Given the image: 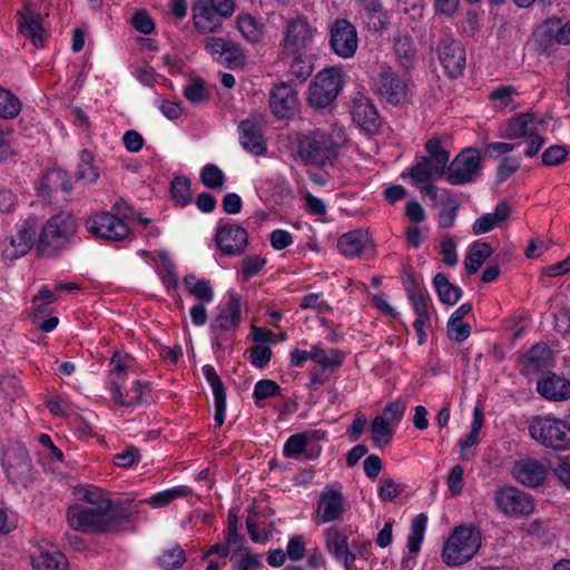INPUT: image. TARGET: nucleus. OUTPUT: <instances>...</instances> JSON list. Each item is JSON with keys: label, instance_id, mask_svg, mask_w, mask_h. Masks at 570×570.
I'll return each instance as SVG.
<instances>
[{"label": "nucleus", "instance_id": "nucleus-1", "mask_svg": "<svg viewBox=\"0 0 570 570\" xmlns=\"http://www.w3.org/2000/svg\"><path fill=\"white\" fill-rule=\"evenodd\" d=\"M343 141L341 130H309L297 138V157L305 166H334Z\"/></svg>", "mask_w": 570, "mask_h": 570}, {"label": "nucleus", "instance_id": "nucleus-2", "mask_svg": "<svg viewBox=\"0 0 570 570\" xmlns=\"http://www.w3.org/2000/svg\"><path fill=\"white\" fill-rule=\"evenodd\" d=\"M78 228L77 218L70 212L52 215L38 234L36 250L42 257L59 256L75 243Z\"/></svg>", "mask_w": 570, "mask_h": 570}, {"label": "nucleus", "instance_id": "nucleus-3", "mask_svg": "<svg viewBox=\"0 0 570 570\" xmlns=\"http://www.w3.org/2000/svg\"><path fill=\"white\" fill-rule=\"evenodd\" d=\"M425 151L428 156L417 157L415 164L401 174L402 178L410 177L415 186L445 176L449 166L450 153L442 147L440 138H430L425 142Z\"/></svg>", "mask_w": 570, "mask_h": 570}, {"label": "nucleus", "instance_id": "nucleus-4", "mask_svg": "<svg viewBox=\"0 0 570 570\" xmlns=\"http://www.w3.org/2000/svg\"><path fill=\"white\" fill-rule=\"evenodd\" d=\"M481 548V533L472 525L456 527L443 546L442 560L451 567L470 561Z\"/></svg>", "mask_w": 570, "mask_h": 570}, {"label": "nucleus", "instance_id": "nucleus-5", "mask_svg": "<svg viewBox=\"0 0 570 570\" xmlns=\"http://www.w3.org/2000/svg\"><path fill=\"white\" fill-rule=\"evenodd\" d=\"M531 436L548 448H570V422L550 416H537L529 425Z\"/></svg>", "mask_w": 570, "mask_h": 570}, {"label": "nucleus", "instance_id": "nucleus-6", "mask_svg": "<svg viewBox=\"0 0 570 570\" xmlns=\"http://www.w3.org/2000/svg\"><path fill=\"white\" fill-rule=\"evenodd\" d=\"M344 81L335 68L320 71L309 83L307 101L316 109H324L333 104L343 88Z\"/></svg>", "mask_w": 570, "mask_h": 570}, {"label": "nucleus", "instance_id": "nucleus-7", "mask_svg": "<svg viewBox=\"0 0 570 570\" xmlns=\"http://www.w3.org/2000/svg\"><path fill=\"white\" fill-rule=\"evenodd\" d=\"M481 157L475 148H465L449 163L445 178L451 185H465L474 181L481 174Z\"/></svg>", "mask_w": 570, "mask_h": 570}, {"label": "nucleus", "instance_id": "nucleus-8", "mask_svg": "<svg viewBox=\"0 0 570 570\" xmlns=\"http://www.w3.org/2000/svg\"><path fill=\"white\" fill-rule=\"evenodd\" d=\"M86 229L96 238L108 242H121L130 235L128 225L109 212H99L85 222Z\"/></svg>", "mask_w": 570, "mask_h": 570}, {"label": "nucleus", "instance_id": "nucleus-9", "mask_svg": "<svg viewBox=\"0 0 570 570\" xmlns=\"http://www.w3.org/2000/svg\"><path fill=\"white\" fill-rule=\"evenodd\" d=\"M533 37L535 45L544 52L553 50L556 46H569L570 19L563 21L559 17L548 18L537 27Z\"/></svg>", "mask_w": 570, "mask_h": 570}, {"label": "nucleus", "instance_id": "nucleus-10", "mask_svg": "<svg viewBox=\"0 0 570 570\" xmlns=\"http://www.w3.org/2000/svg\"><path fill=\"white\" fill-rule=\"evenodd\" d=\"M314 37V29L304 16L292 18L286 23L285 36L282 41L285 55L306 53Z\"/></svg>", "mask_w": 570, "mask_h": 570}, {"label": "nucleus", "instance_id": "nucleus-11", "mask_svg": "<svg viewBox=\"0 0 570 570\" xmlns=\"http://www.w3.org/2000/svg\"><path fill=\"white\" fill-rule=\"evenodd\" d=\"M269 109L277 119H291L299 112L301 102L292 82H279L272 87Z\"/></svg>", "mask_w": 570, "mask_h": 570}, {"label": "nucleus", "instance_id": "nucleus-12", "mask_svg": "<svg viewBox=\"0 0 570 570\" xmlns=\"http://www.w3.org/2000/svg\"><path fill=\"white\" fill-rule=\"evenodd\" d=\"M67 519L71 529L83 533L110 532L106 510L101 508L70 507Z\"/></svg>", "mask_w": 570, "mask_h": 570}, {"label": "nucleus", "instance_id": "nucleus-13", "mask_svg": "<svg viewBox=\"0 0 570 570\" xmlns=\"http://www.w3.org/2000/svg\"><path fill=\"white\" fill-rule=\"evenodd\" d=\"M2 466L10 482L22 485L29 482L32 466L28 451L22 445H10L3 452Z\"/></svg>", "mask_w": 570, "mask_h": 570}, {"label": "nucleus", "instance_id": "nucleus-14", "mask_svg": "<svg viewBox=\"0 0 570 570\" xmlns=\"http://www.w3.org/2000/svg\"><path fill=\"white\" fill-rule=\"evenodd\" d=\"M356 28L347 19H335L330 26V46L342 58H351L357 49Z\"/></svg>", "mask_w": 570, "mask_h": 570}, {"label": "nucleus", "instance_id": "nucleus-15", "mask_svg": "<svg viewBox=\"0 0 570 570\" xmlns=\"http://www.w3.org/2000/svg\"><path fill=\"white\" fill-rule=\"evenodd\" d=\"M409 82L406 73L399 75L389 68L380 73L376 91L389 104L401 105L409 99Z\"/></svg>", "mask_w": 570, "mask_h": 570}, {"label": "nucleus", "instance_id": "nucleus-16", "mask_svg": "<svg viewBox=\"0 0 570 570\" xmlns=\"http://www.w3.org/2000/svg\"><path fill=\"white\" fill-rule=\"evenodd\" d=\"M438 55L450 78L455 79L462 75L465 68V50L459 40L444 35L438 43Z\"/></svg>", "mask_w": 570, "mask_h": 570}, {"label": "nucleus", "instance_id": "nucleus-17", "mask_svg": "<svg viewBox=\"0 0 570 570\" xmlns=\"http://www.w3.org/2000/svg\"><path fill=\"white\" fill-rule=\"evenodd\" d=\"M494 500L498 509L511 517L527 515L534 509L532 497L517 488L500 489L495 492Z\"/></svg>", "mask_w": 570, "mask_h": 570}, {"label": "nucleus", "instance_id": "nucleus-18", "mask_svg": "<svg viewBox=\"0 0 570 570\" xmlns=\"http://www.w3.org/2000/svg\"><path fill=\"white\" fill-rule=\"evenodd\" d=\"M511 472L518 482L528 488H539L543 485L548 475L546 464L530 456L521 458L515 461Z\"/></svg>", "mask_w": 570, "mask_h": 570}, {"label": "nucleus", "instance_id": "nucleus-19", "mask_svg": "<svg viewBox=\"0 0 570 570\" xmlns=\"http://www.w3.org/2000/svg\"><path fill=\"white\" fill-rule=\"evenodd\" d=\"M345 512V498L343 494L326 487L320 494L315 521L317 524L334 522Z\"/></svg>", "mask_w": 570, "mask_h": 570}, {"label": "nucleus", "instance_id": "nucleus-20", "mask_svg": "<svg viewBox=\"0 0 570 570\" xmlns=\"http://www.w3.org/2000/svg\"><path fill=\"white\" fill-rule=\"evenodd\" d=\"M36 225L35 218H28L22 223L17 235L10 237V244L2 252L6 259L21 257L29 252L32 245L36 246Z\"/></svg>", "mask_w": 570, "mask_h": 570}, {"label": "nucleus", "instance_id": "nucleus-21", "mask_svg": "<svg viewBox=\"0 0 570 570\" xmlns=\"http://www.w3.org/2000/svg\"><path fill=\"white\" fill-rule=\"evenodd\" d=\"M240 323V298L230 294L226 307L223 308L210 324V331L217 336L215 345L219 348V335L223 332L235 330Z\"/></svg>", "mask_w": 570, "mask_h": 570}, {"label": "nucleus", "instance_id": "nucleus-22", "mask_svg": "<svg viewBox=\"0 0 570 570\" xmlns=\"http://www.w3.org/2000/svg\"><path fill=\"white\" fill-rule=\"evenodd\" d=\"M248 243L247 232L239 225H225L218 228L216 244L226 255L242 254Z\"/></svg>", "mask_w": 570, "mask_h": 570}, {"label": "nucleus", "instance_id": "nucleus-23", "mask_svg": "<svg viewBox=\"0 0 570 570\" xmlns=\"http://www.w3.org/2000/svg\"><path fill=\"white\" fill-rule=\"evenodd\" d=\"M537 391L548 401L563 402L570 399V380L548 372L537 381Z\"/></svg>", "mask_w": 570, "mask_h": 570}, {"label": "nucleus", "instance_id": "nucleus-24", "mask_svg": "<svg viewBox=\"0 0 570 570\" xmlns=\"http://www.w3.org/2000/svg\"><path fill=\"white\" fill-rule=\"evenodd\" d=\"M195 28L200 33H214L220 30L222 20L218 12L207 0H196L191 7Z\"/></svg>", "mask_w": 570, "mask_h": 570}, {"label": "nucleus", "instance_id": "nucleus-25", "mask_svg": "<svg viewBox=\"0 0 570 570\" xmlns=\"http://www.w3.org/2000/svg\"><path fill=\"white\" fill-rule=\"evenodd\" d=\"M307 360H313L318 363L323 368L338 367L343 362V354L337 350H331L330 354L318 346H314L312 351H303L295 348L291 353V365L302 366Z\"/></svg>", "mask_w": 570, "mask_h": 570}, {"label": "nucleus", "instance_id": "nucleus-26", "mask_svg": "<svg viewBox=\"0 0 570 570\" xmlns=\"http://www.w3.org/2000/svg\"><path fill=\"white\" fill-rule=\"evenodd\" d=\"M351 114L354 122L365 131L375 132L379 130L381 126L380 116L368 98L364 96L354 98Z\"/></svg>", "mask_w": 570, "mask_h": 570}, {"label": "nucleus", "instance_id": "nucleus-27", "mask_svg": "<svg viewBox=\"0 0 570 570\" xmlns=\"http://www.w3.org/2000/svg\"><path fill=\"white\" fill-rule=\"evenodd\" d=\"M240 144L249 153L262 156L266 153L261 126L252 120H243L239 125Z\"/></svg>", "mask_w": 570, "mask_h": 570}, {"label": "nucleus", "instance_id": "nucleus-28", "mask_svg": "<svg viewBox=\"0 0 570 570\" xmlns=\"http://www.w3.org/2000/svg\"><path fill=\"white\" fill-rule=\"evenodd\" d=\"M370 246L366 232L355 229L342 235L337 242L338 250L346 257H361Z\"/></svg>", "mask_w": 570, "mask_h": 570}, {"label": "nucleus", "instance_id": "nucleus-29", "mask_svg": "<svg viewBox=\"0 0 570 570\" xmlns=\"http://www.w3.org/2000/svg\"><path fill=\"white\" fill-rule=\"evenodd\" d=\"M511 215V207L507 202L497 205L493 213H488L479 217L472 225L474 235H481L491 232L495 226L505 222Z\"/></svg>", "mask_w": 570, "mask_h": 570}, {"label": "nucleus", "instance_id": "nucleus-30", "mask_svg": "<svg viewBox=\"0 0 570 570\" xmlns=\"http://www.w3.org/2000/svg\"><path fill=\"white\" fill-rule=\"evenodd\" d=\"M472 311L470 303L462 304L455 309L448 321V336L451 341L463 342L471 334V326L462 321V318Z\"/></svg>", "mask_w": 570, "mask_h": 570}, {"label": "nucleus", "instance_id": "nucleus-31", "mask_svg": "<svg viewBox=\"0 0 570 570\" xmlns=\"http://www.w3.org/2000/svg\"><path fill=\"white\" fill-rule=\"evenodd\" d=\"M19 28L21 33L26 38H29L36 48H42L45 46V41L42 38L43 29L41 26V17L39 13H36L30 9H26V11L20 17Z\"/></svg>", "mask_w": 570, "mask_h": 570}, {"label": "nucleus", "instance_id": "nucleus-32", "mask_svg": "<svg viewBox=\"0 0 570 570\" xmlns=\"http://www.w3.org/2000/svg\"><path fill=\"white\" fill-rule=\"evenodd\" d=\"M106 508L107 523L110 525V532L116 531L120 523L127 522L137 512L136 504L132 501H111L108 500Z\"/></svg>", "mask_w": 570, "mask_h": 570}, {"label": "nucleus", "instance_id": "nucleus-33", "mask_svg": "<svg viewBox=\"0 0 570 570\" xmlns=\"http://www.w3.org/2000/svg\"><path fill=\"white\" fill-rule=\"evenodd\" d=\"M31 563L35 570H68V561L58 550L45 551L38 548L31 556Z\"/></svg>", "mask_w": 570, "mask_h": 570}, {"label": "nucleus", "instance_id": "nucleus-34", "mask_svg": "<svg viewBox=\"0 0 570 570\" xmlns=\"http://www.w3.org/2000/svg\"><path fill=\"white\" fill-rule=\"evenodd\" d=\"M366 14V23L370 30L381 31L387 26V14L381 0H358Z\"/></svg>", "mask_w": 570, "mask_h": 570}, {"label": "nucleus", "instance_id": "nucleus-35", "mask_svg": "<svg viewBox=\"0 0 570 570\" xmlns=\"http://www.w3.org/2000/svg\"><path fill=\"white\" fill-rule=\"evenodd\" d=\"M551 364V350L547 344L533 345L524 357V365L529 372H540Z\"/></svg>", "mask_w": 570, "mask_h": 570}, {"label": "nucleus", "instance_id": "nucleus-36", "mask_svg": "<svg viewBox=\"0 0 570 570\" xmlns=\"http://www.w3.org/2000/svg\"><path fill=\"white\" fill-rule=\"evenodd\" d=\"M491 254L492 248L489 243L474 242L470 246L464 259V267L468 274H475Z\"/></svg>", "mask_w": 570, "mask_h": 570}, {"label": "nucleus", "instance_id": "nucleus-37", "mask_svg": "<svg viewBox=\"0 0 570 570\" xmlns=\"http://www.w3.org/2000/svg\"><path fill=\"white\" fill-rule=\"evenodd\" d=\"M41 187L48 193L61 190L69 195L72 191V184L67 171L62 169H51L41 178Z\"/></svg>", "mask_w": 570, "mask_h": 570}, {"label": "nucleus", "instance_id": "nucleus-38", "mask_svg": "<svg viewBox=\"0 0 570 570\" xmlns=\"http://www.w3.org/2000/svg\"><path fill=\"white\" fill-rule=\"evenodd\" d=\"M325 432L321 431H308L303 433H296L291 435L283 449V453L286 458H295L298 454L303 453L308 441L311 439H324Z\"/></svg>", "mask_w": 570, "mask_h": 570}, {"label": "nucleus", "instance_id": "nucleus-39", "mask_svg": "<svg viewBox=\"0 0 570 570\" xmlns=\"http://www.w3.org/2000/svg\"><path fill=\"white\" fill-rule=\"evenodd\" d=\"M534 121V115L530 112L521 114L515 118L508 121L503 137L508 139H517L524 136H530L535 128L530 125Z\"/></svg>", "mask_w": 570, "mask_h": 570}, {"label": "nucleus", "instance_id": "nucleus-40", "mask_svg": "<svg viewBox=\"0 0 570 570\" xmlns=\"http://www.w3.org/2000/svg\"><path fill=\"white\" fill-rule=\"evenodd\" d=\"M433 285L439 299L448 305H454L462 296V289L450 283L443 273H438L433 278Z\"/></svg>", "mask_w": 570, "mask_h": 570}, {"label": "nucleus", "instance_id": "nucleus-41", "mask_svg": "<svg viewBox=\"0 0 570 570\" xmlns=\"http://www.w3.org/2000/svg\"><path fill=\"white\" fill-rule=\"evenodd\" d=\"M407 297L412 303L413 309L416 314V318L430 320L429 304L431 302L430 296L423 293L414 278L410 279L406 286Z\"/></svg>", "mask_w": 570, "mask_h": 570}, {"label": "nucleus", "instance_id": "nucleus-42", "mask_svg": "<svg viewBox=\"0 0 570 570\" xmlns=\"http://www.w3.org/2000/svg\"><path fill=\"white\" fill-rule=\"evenodd\" d=\"M187 292L196 297L200 303H209L214 298V291L208 279H198L195 275L189 274L184 278Z\"/></svg>", "mask_w": 570, "mask_h": 570}, {"label": "nucleus", "instance_id": "nucleus-43", "mask_svg": "<svg viewBox=\"0 0 570 570\" xmlns=\"http://www.w3.org/2000/svg\"><path fill=\"white\" fill-rule=\"evenodd\" d=\"M323 537L327 552L336 560H341V556H343L344 551H347L348 548L347 537L334 527L326 529Z\"/></svg>", "mask_w": 570, "mask_h": 570}, {"label": "nucleus", "instance_id": "nucleus-44", "mask_svg": "<svg viewBox=\"0 0 570 570\" xmlns=\"http://www.w3.org/2000/svg\"><path fill=\"white\" fill-rule=\"evenodd\" d=\"M287 56L292 57L289 75L294 78L289 82L293 85H295L294 81H296V83L305 82L313 72V65L306 57V53Z\"/></svg>", "mask_w": 570, "mask_h": 570}, {"label": "nucleus", "instance_id": "nucleus-45", "mask_svg": "<svg viewBox=\"0 0 570 570\" xmlns=\"http://www.w3.org/2000/svg\"><path fill=\"white\" fill-rule=\"evenodd\" d=\"M428 517L424 513L415 515L411 523V533L407 538V549L411 553H417L421 549L426 529Z\"/></svg>", "mask_w": 570, "mask_h": 570}, {"label": "nucleus", "instance_id": "nucleus-46", "mask_svg": "<svg viewBox=\"0 0 570 570\" xmlns=\"http://www.w3.org/2000/svg\"><path fill=\"white\" fill-rule=\"evenodd\" d=\"M187 560L186 553L183 548L175 544L166 549L163 554L157 558V563L165 570H175L180 568Z\"/></svg>", "mask_w": 570, "mask_h": 570}, {"label": "nucleus", "instance_id": "nucleus-47", "mask_svg": "<svg viewBox=\"0 0 570 570\" xmlns=\"http://www.w3.org/2000/svg\"><path fill=\"white\" fill-rule=\"evenodd\" d=\"M237 28L243 37L249 42H257L263 36V26L249 14H240L236 20Z\"/></svg>", "mask_w": 570, "mask_h": 570}, {"label": "nucleus", "instance_id": "nucleus-48", "mask_svg": "<svg viewBox=\"0 0 570 570\" xmlns=\"http://www.w3.org/2000/svg\"><path fill=\"white\" fill-rule=\"evenodd\" d=\"M190 184V179L184 175L173 179L170 194L177 205L185 207L191 202Z\"/></svg>", "mask_w": 570, "mask_h": 570}, {"label": "nucleus", "instance_id": "nucleus-49", "mask_svg": "<svg viewBox=\"0 0 570 570\" xmlns=\"http://www.w3.org/2000/svg\"><path fill=\"white\" fill-rule=\"evenodd\" d=\"M372 441L374 445L382 446L391 442L393 438L392 424L385 417L375 416L371 423Z\"/></svg>", "mask_w": 570, "mask_h": 570}, {"label": "nucleus", "instance_id": "nucleus-50", "mask_svg": "<svg viewBox=\"0 0 570 570\" xmlns=\"http://www.w3.org/2000/svg\"><path fill=\"white\" fill-rule=\"evenodd\" d=\"M92 155L83 149L80 153V163L76 173L77 180H86L87 183L94 184L99 178L97 168L92 165Z\"/></svg>", "mask_w": 570, "mask_h": 570}, {"label": "nucleus", "instance_id": "nucleus-51", "mask_svg": "<svg viewBox=\"0 0 570 570\" xmlns=\"http://www.w3.org/2000/svg\"><path fill=\"white\" fill-rule=\"evenodd\" d=\"M200 181L207 188L222 190L225 185V175L218 166L207 164L202 169Z\"/></svg>", "mask_w": 570, "mask_h": 570}, {"label": "nucleus", "instance_id": "nucleus-52", "mask_svg": "<svg viewBox=\"0 0 570 570\" xmlns=\"http://www.w3.org/2000/svg\"><path fill=\"white\" fill-rule=\"evenodd\" d=\"M21 109L20 100L9 90L0 87V117L14 118Z\"/></svg>", "mask_w": 570, "mask_h": 570}, {"label": "nucleus", "instance_id": "nucleus-53", "mask_svg": "<svg viewBox=\"0 0 570 570\" xmlns=\"http://www.w3.org/2000/svg\"><path fill=\"white\" fill-rule=\"evenodd\" d=\"M184 96L191 104H200L208 99V91L203 79L191 80L184 89Z\"/></svg>", "mask_w": 570, "mask_h": 570}, {"label": "nucleus", "instance_id": "nucleus-54", "mask_svg": "<svg viewBox=\"0 0 570 570\" xmlns=\"http://www.w3.org/2000/svg\"><path fill=\"white\" fill-rule=\"evenodd\" d=\"M214 393L215 399V416L214 421L216 426H220L225 420V410H226V392L223 381L210 386Z\"/></svg>", "mask_w": 570, "mask_h": 570}, {"label": "nucleus", "instance_id": "nucleus-55", "mask_svg": "<svg viewBox=\"0 0 570 570\" xmlns=\"http://www.w3.org/2000/svg\"><path fill=\"white\" fill-rule=\"evenodd\" d=\"M185 495H186L185 488H173V489H168L166 491L156 493L148 500V502H149V504H151L155 508H160V507L168 505L177 498L185 497Z\"/></svg>", "mask_w": 570, "mask_h": 570}, {"label": "nucleus", "instance_id": "nucleus-56", "mask_svg": "<svg viewBox=\"0 0 570 570\" xmlns=\"http://www.w3.org/2000/svg\"><path fill=\"white\" fill-rule=\"evenodd\" d=\"M134 29L144 35H150L155 30V22L147 10L140 9L131 17Z\"/></svg>", "mask_w": 570, "mask_h": 570}, {"label": "nucleus", "instance_id": "nucleus-57", "mask_svg": "<svg viewBox=\"0 0 570 570\" xmlns=\"http://www.w3.org/2000/svg\"><path fill=\"white\" fill-rule=\"evenodd\" d=\"M281 393L279 385L272 380L258 381L253 391V397L257 401L265 400Z\"/></svg>", "mask_w": 570, "mask_h": 570}, {"label": "nucleus", "instance_id": "nucleus-58", "mask_svg": "<svg viewBox=\"0 0 570 570\" xmlns=\"http://www.w3.org/2000/svg\"><path fill=\"white\" fill-rule=\"evenodd\" d=\"M521 166L520 159L517 157L505 156L497 168V180L499 183L505 181L510 178Z\"/></svg>", "mask_w": 570, "mask_h": 570}, {"label": "nucleus", "instance_id": "nucleus-59", "mask_svg": "<svg viewBox=\"0 0 570 570\" xmlns=\"http://www.w3.org/2000/svg\"><path fill=\"white\" fill-rule=\"evenodd\" d=\"M568 151L563 146L553 145L546 149L542 155V164L544 166H558L566 160Z\"/></svg>", "mask_w": 570, "mask_h": 570}, {"label": "nucleus", "instance_id": "nucleus-60", "mask_svg": "<svg viewBox=\"0 0 570 570\" xmlns=\"http://www.w3.org/2000/svg\"><path fill=\"white\" fill-rule=\"evenodd\" d=\"M56 299L53 292L43 287L32 298V308L36 315H45L48 312V306Z\"/></svg>", "mask_w": 570, "mask_h": 570}, {"label": "nucleus", "instance_id": "nucleus-61", "mask_svg": "<svg viewBox=\"0 0 570 570\" xmlns=\"http://www.w3.org/2000/svg\"><path fill=\"white\" fill-rule=\"evenodd\" d=\"M233 42V40L220 37H209L205 40V48L212 56L220 60Z\"/></svg>", "mask_w": 570, "mask_h": 570}, {"label": "nucleus", "instance_id": "nucleus-62", "mask_svg": "<svg viewBox=\"0 0 570 570\" xmlns=\"http://www.w3.org/2000/svg\"><path fill=\"white\" fill-rule=\"evenodd\" d=\"M219 61L225 63L228 68H237L244 65L245 56L239 45L234 41Z\"/></svg>", "mask_w": 570, "mask_h": 570}, {"label": "nucleus", "instance_id": "nucleus-63", "mask_svg": "<svg viewBox=\"0 0 570 570\" xmlns=\"http://www.w3.org/2000/svg\"><path fill=\"white\" fill-rule=\"evenodd\" d=\"M149 389L144 386L140 381H135L130 390L126 393L129 406L140 405L147 402Z\"/></svg>", "mask_w": 570, "mask_h": 570}, {"label": "nucleus", "instance_id": "nucleus-64", "mask_svg": "<svg viewBox=\"0 0 570 570\" xmlns=\"http://www.w3.org/2000/svg\"><path fill=\"white\" fill-rule=\"evenodd\" d=\"M403 491V488L395 483L392 479L381 480L379 488V498L386 502L397 498Z\"/></svg>", "mask_w": 570, "mask_h": 570}]
</instances>
